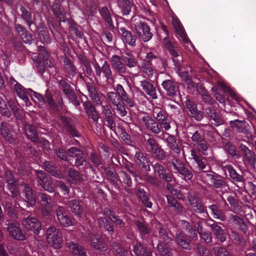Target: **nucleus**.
Returning <instances> with one entry per match:
<instances>
[{
    "label": "nucleus",
    "mask_w": 256,
    "mask_h": 256,
    "mask_svg": "<svg viewBox=\"0 0 256 256\" xmlns=\"http://www.w3.org/2000/svg\"><path fill=\"white\" fill-rule=\"evenodd\" d=\"M46 237L48 243L54 248L62 247L63 239L60 229L54 226L48 227L46 230Z\"/></svg>",
    "instance_id": "1"
},
{
    "label": "nucleus",
    "mask_w": 256,
    "mask_h": 256,
    "mask_svg": "<svg viewBox=\"0 0 256 256\" xmlns=\"http://www.w3.org/2000/svg\"><path fill=\"white\" fill-rule=\"evenodd\" d=\"M239 148L242 154V160L246 166L256 168V154L254 152L249 149L246 145L240 144Z\"/></svg>",
    "instance_id": "2"
},
{
    "label": "nucleus",
    "mask_w": 256,
    "mask_h": 256,
    "mask_svg": "<svg viewBox=\"0 0 256 256\" xmlns=\"http://www.w3.org/2000/svg\"><path fill=\"white\" fill-rule=\"evenodd\" d=\"M146 149L148 152L154 154L156 157L160 160H164L166 158V152L152 138H150L146 140Z\"/></svg>",
    "instance_id": "3"
},
{
    "label": "nucleus",
    "mask_w": 256,
    "mask_h": 256,
    "mask_svg": "<svg viewBox=\"0 0 256 256\" xmlns=\"http://www.w3.org/2000/svg\"><path fill=\"white\" fill-rule=\"evenodd\" d=\"M37 177V182L45 190L50 192L54 190V184L50 178H48L46 174L42 170H36Z\"/></svg>",
    "instance_id": "4"
},
{
    "label": "nucleus",
    "mask_w": 256,
    "mask_h": 256,
    "mask_svg": "<svg viewBox=\"0 0 256 256\" xmlns=\"http://www.w3.org/2000/svg\"><path fill=\"white\" fill-rule=\"evenodd\" d=\"M135 30L144 42H148L152 37L150 27L142 21H138L134 24Z\"/></svg>",
    "instance_id": "5"
},
{
    "label": "nucleus",
    "mask_w": 256,
    "mask_h": 256,
    "mask_svg": "<svg viewBox=\"0 0 256 256\" xmlns=\"http://www.w3.org/2000/svg\"><path fill=\"white\" fill-rule=\"evenodd\" d=\"M94 68L96 75L99 78H100L102 72L107 82L114 80L112 71L107 61L104 62L102 67L97 62H96L94 64Z\"/></svg>",
    "instance_id": "6"
},
{
    "label": "nucleus",
    "mask_w": 256,
    "mask_h": 256,
    "mask_svg": "<svg viewBox=\"0 0 256 256\" xmlns=\"http://www.w3.org/2000/svg\"><path fill=\"white\" fill-rule=\"evenodd\" d=\"M154 117L156 119L162 130L166 131L170 128V120L168 118L166 112L162 110L154 111Z\"/></svg>",
    "instance_id": "7"
},
{
    "label": "nucleus",
    "mask_w": 256,
    "mask_h": 256,
    "mask_svg": "<svg viewBox=\"0 0 256 256\" xmlns=\"http://www.w3.org/2000/svg\"><path fill=\"white\" fill-rule=\"evenodd\" d=\"M22 224L28 230L38 234L41 230L40 222L36 218L28 216L22 220Z\"/></svg>",
    "instance_id": "8"
},
{
    "label": "nucleus",
    "mask_w": 256,
    "mask_h": 256,
    "mask_svg": "<svg viewBox=\"0 0 256 256\" xmlns=\"http://www.w3.org/2000/svg\"><path fill=\"white\" fill-rule=\"evenodd\" d=\"M206 224L210 226L216 239L218 240L220 242H223L226 241V234L220 226L212 219L208 220L206 221Z\"/></svg>",
    "instance_id": "9"
},
{
    "label": "nucleus",
    "mask_w": 256,
    "mask_h": 256,
    "mask_svg": "<svg viewBox=\"0 0 256 256\" xmlns=\"http://www.w3.org/2000/svg\"><path fill=\"white\" fill-rule=\"evenodd\" d=\"M7 229L9 234L13 238L17 240H24L26 236L18 224L15 222H9L7 224Z\"/></svg>",
    "instance_id": "10"
},
{
    "label": "nucleus",
    "mask_w": 256,
    "mask_h": 256,
    "mask_svg": "<svg viewBox=\"0 0 256 256\" xmlns=\"http://www.w3.org/2000/svg\"><path fill=\"white\" fill-rule=\"evenodd\" d=\"M5 179L8 183V188L12 194V196L16 197L19 194L18 185L11 172H6Z\"/></svg>",
    "instance_id": "11"
},
{
    "label": "nucleus",
    "mask_w": 256,
    "mask_h": 256,
    "mask_svg": "<svg viewBox=\"0 0 256 256\" xmlns=\"http://www.w3.org/2000/svg\"><path fill=\"white\" fill-rule=\"evenodd\" d=\"M110 62L112 68L118 73L124 74L126 72L127 68L123 62V57L121 58L118 55L114 54L112 56Z\"/></svg>",
    "instance_id": "12"
},
{
    "label": "nucleus",
    "mask_w": 256,
    "mask_h": 256,
    "mask_svg": "<svg viewBox=\"0 0 256 256\" xmlns=\"http://www.w3.org/2000/svg\"><path fill=\"white\" fill-rule=\"evenodd\" d=\"M38 196L41 202L42 213L44 216H48L52 211L51 199L44 194H40Z\"/></svg>",
    "instance_id": "13"
},
{
    "label": "nucleus",
    "mask_w": 256,
    "mask_h": 256,
    "mask_svg": "<svg viewBox=\"0 0 256 256\" xmlns=\"http://www.w3.org/2000/svg\"><path fill=\"white\" fill-rule=\"evenodd\" d=\"M57 218L60 224L64 226H70L74 225L70 218L65 214V210L62 206H58L56 210Z\"/></svg>",
    "instance_id": "14"
},
{
    "label": "nucleus",
    "mask_w": 256,
    "mask_h": 256,
    "mask_svg": "<svg viewBox=\"0 0 256 256\" xmlns=\"http://www.w3.org/2000/svg\"><path fill=\"white\" fill-rule=\"evenodd\" d=\"M20 188L25 194V200L27 202L28 206H32L36 204V195L30 186L25 183L20 184Z\"/></svg>",
    "instance_id": "15"
},
{
    "label": "nucleus",
    "mask_w": 256,
    "mask_h": 256,
    "mask_svg": "<svg viewBox=\"0 0 256 256\" xmlns=\"http://www.w3.org/2000/svg\"><path fill=\"white\" fill-rule=\"evenodd\" d=\"M172 24L176 32L182 40L186 43L188 42L190 40L188 38L184 28L178 18L175 16H172Z\"/></svg>",
    "instance_id": "16"
},
{
    "label": "nucleus",
    "mask_w": 256,
    "mask_h": 256,
    "mask_svg": "<svg viewBox=\"0 0 256 256\" xmlns=\"http://www.w3.org/2000/svg\"><path fill=\"white\" fill-rule=\"evenodd\" d=\"M142 122H144L148 129L152 132L158 134L160 132V128L158 124L148 116H144L142 118Z\"/></svg>",
    "instance_id": "17"
},
{
    "label": "nucleus",
    "mask_w": 256,
    "mask_h": 256,
    "mask_svg": "<svg viewBox=\"0 0 256 256\" xmlns=\"http://www.w3.org/2000/svg\"><path fill=\"white\" fill-rule=\"evenodd\" d=\"M140 72L142 76L150 81L154 80L157 78L156 71L148 65L143 64L140 68Z\"/></svg>",
    "instance_id": "18"
},
{
    "label": "nucleus",
    "mask_w": 256,
    "mask_h": 256,
    "mask_svg": "<svg viewBox=\"0 0 256 256\" xmlns=\"http://www.w3.org/2000/svg\"><path fill=\"white\" fill-rule=\"evenodd\" d=\"M206 178L210 181V184L216 188H222L225 191L228 189V186L226 182L218 176H215L212 174H208L206 175Z\"/></svg>",
    "instance_id": "19"
},
{
    "label": "nucleus",
    "mask_w": 256,
    "mask_h": 256,
    "mask_svg": "<svg viewBox=\"0 0 256 256\" xmlns=\"http://www.w3.org/2000/svg\"><path fill=\"white\" fill-rule=\"evenodd\" d=\"M140 86L144 92L152 99L158 98L156 90L154 86L146 80L140 81Z\"/></svg>",
    "instance_id": "20"
},
{
    "label": "nucleus",
    "mask_w": 256,
    "mask_h": 256,
    "mask_svg": "<svg viewBox=\"0 0 256 256\" xmlns=\"http://www.w3.org/2000/svg\"><path fill=\"white\" fill-rule=\"evenodd\" d=\"M160 138L162 140H164L167 143L168 146L172 150L177 154L180 153V150L176 142V139L169 134L167 132L163 133L160 135Z\"/></svg>",
    "instance_id": "21"
},
{
    "label": "nucleus",
    "mask_w": 256,
    "mask_h": 256,
    "mask_svg": "<svg viewBox=\"0 0 256 256\" xmlns=\"http://www.w3.org/2000/svg\"><path fill=\"white\" fill-rule=\"evenodd\" d=\"M89 236L92 247L102 251L106 250L102 238L99 234L91 232L89 234Z\"/></svg>",
    "instance_id": "22"
},
{
    "label": "nucleus",
    "mask_w": 256,
    "mask_h": 256,
    "mask_svg": "<svg viewBox=\"0 0 256 256\" xmlns=\"http://www.w3.org/2000/svg\"><path fill=\"white\" fill-rule=\"evenodd\" d=\"M162 86L168 96L174 97L176 95L177 88L172 79L164 80Z\"/></svg>",
    "instance_id": "23"
},
{
    "label": "nucleus",
    "mask_w": 256,
    "mask_h": 256,
    "mask_svg": "<svg viewBox=\"0 0 256 256\" xmlns=\"http://www.w3.org/2000/svg\"><path fill=\"white\" fill-rule=\"evenodd\" d=\"M133 251L136 256H153L152 250L144 247L139 242L134 244Z\"/></svg>",
    "instance_id": "24"
},
{
    "label": "nucleus",
    "mask_w": 256,
    "mask_h": 256,
    "mask_svg": "<svg viewBox=\"0 0 256 256\" xmlns=\"http://www.w3.org/2000/svg\"><path fill=\"white\" fill-rule=\"evenodd\" d=\"M186 108L190 112L192 116L194 117L196 120H200L202 118V114L197 109L196 106L194 102L190 100H186L185 102Z\"/></svg>",
    "instance_id": "25"
},
{
    "label": "nucleus",
    "mask_w": 256,
    "mask_h": 256,
    "mask_svg": "<svg viewBox=\"0 0 256 256\" xmlns=\"http://www.w3.org/2000/svg\"><path fill=\"white\" fill-rule=\"evenodd\" d=\"M116 90L117 94L120 98V101L123 100L124 101L130 106L132 107L134 105V102L130 98H129L128 94L124 90L123 86L118 84L116 86Z\"/></svg>",
    "instance_id": "26"
},
{
    "label": "nucleus",
    "mask_w": 256,
    "mask_h": 256,
    "mask_svg": "<svg viewBox=\"0 0 256 256\" xmlns=\"http://www.w3.org/2000/svg\"><path fill=\"white\" fill-rule=\"evenodd\" d=\"M153 168L156 175L158 176L167 182L172 180V177L170 174H166L164 167L160 164L156 163L153 166Z\"/></svg>",
    "instance_id": "27"
},
{
    "label": "nucleus",
    "mask_w": 256,
    "mask_h": 256,
    "mask_svg": "<svg viewBox=\"0 0 256 256\" xmlns=\"http://www.w3.org/2000/svg\"><path fill=\"white\" fill-rule=\"evenodd\" d=\"M68 245L70 252L74 256H86V250L78 244L74 242H70L68 244Z\"/></svg>",
    "instance_id": "28"
},
{
    "label": "nucleus",
    "mask_w": 256,
    "mask_h": 256,
    "mask_svg": "<svg viewBox=\"0 0 256 256\" xmlns=\"http://www.w3.org/2000/svg\"><path fill=\"white\" fill-rule=\"evenodd\" d=\"M84 106L89 118H92L94 122L98 121L99 116L96 108L92 106L90 102L89 101L85 102Z\"/></svg>",
    "instance_id": "29"
},
{
    "label": "nucleus",
    "mask_w": 256,
    "mask_h": 256,
    "mask_svg": "<svg viewBox=\"0 0 256 256\" xmlns=\"http://www.w3.org/2000/svg\"><path fill=\"white\" fill-rule=\"evenodd\" d=\"M166 48L168 50L173 58V62H174L176 67H178L179 64L176 58L178 56V49L176 47L174 46L166 38L164 39Z\"/></svg>",
    "instance_id": "30"
},
{
    "label": "nucleus",
    "mask_w": 256,
    "mask_h": 256,
    "mask_svg": "<svg viewBox=\"0 0 256 256\" xmlns=\"http://www.w3.org/2000/svg\"><path fill=\"white\" fill-rule=\"evenodd\" d=\"M25 132L28 137L34 142H40L36 130L34 126L26 124L25 126Z\"/></svg>",
    "instance_id": "31"
},
{
    "label": "nucleus",
    "mask_w": 256,
    "mask_h": 256,
    "mask_svg": "<svg viewBox=\"0 0 256 256\" xmlns=\"http://www.w3.org/2000/svg\"><path fill=\"white\" fill-rule=\"evenodd\" d=\"M120 32L122 33L123 40L132 46L136 44V37L124 28H120Z\"/></svg>",
    "instance_id": "32"
},
{
    "label": "nucleus",
    "mask_w": 256,
    "mask_h": 256,
    "mask_svg": "<svg viewBox=\"0 0 256 256\" xmlns=\"http://www.w3.org/2000/svg\"><path fill=\"white\" fill-rule=\"evenodd\" d=\"M14 88L20 98L22 99L26 103L29 101L28 96V91L30 90L29 89L26 90L23 86L18 82L14 84Z\"/></svg>",
    "instance_id": "33"
},
{
    "label": "nucleus",
    "mask_w": 256,
    "mask_h": 256,
    "mask_svg": "<svg viewBox=\"0 0 256 256\" xmlns=\"http://www.w3.org/2000/svg\"><path fill=\"white\" fill-rule=\"evenodd\" d=\"M135 162L138 165L142 166L146 170H150V166L148 164V162L146 156L144 155L143 153L140 151H137L136 152L134 157Z\"/></svg>",
    "instance_id": "34"
},
{
    "label": "nucleus",
    "mask_w": 256,
    "mask_h": 256,
    "mask_svg": "<svg viewBox=\"0 0 256 256\" xmlns=\"http://www.w3.org/2000/svg\"><path fill=\"white\" fill-rule=\"evenodd\" d=\"M68 180L69 182L77 184L83 180L82 176L78 171L70 169L68 171Z\"/></svg>",
    "instance_id": "35"
},
{
    "label": "nucleus",
    "mask_w": 256,
    "mask_h": 256,
    "mask_svg": "<svg viewBox=\"0 0 256 256\" xmlns=\"http://www.w3.org/2000/svg\"><path fill=\"white\" fill-rule=\"evenodd\" d=\"M0 132L4 138L10 143L14 142V140L12 138L10 131L6 123L2 122L0 125Z\"/></svg>",
    "instance_id": "36"
},
{
    "label": "nucleus",
    "mask_w": 256,
    "mask_h": 256,
    "mask_svg": "<svg viewBox=\"0 0 256 256\" xmlns=\"http://www.w3.org/2000/svg\"><path fill=\"white\" fill-rule=\"evenodd\" d=\"M229 220L232 224L236 228L245 231L247 226L244 220L236 215H232Z\"/></svg>",
    "instance_id": "37"
},
{
    "label": "nucleus",
    "mask_w": 256,
    "mask_h": 256,
    "mask_svg": "<svg viewBox=\"0 0 256 256\" xmlns=\"http://www.w3.org/2000/svg\"><path fill=\"white\" fill-rule=\"evenodd\" d=\"M123 60L126 67L130 68L136 66L138 64L136 58L128 52H125V56H123Z\"/></svg>",
    "instance_id": "38"
},
{
    "label": "nucleus",
    "mask_w": 256,
    "mask_h": 256,
    "mask_svg": "<svg viewBox=\"0 0 256 256\" xmlns=\"http://www.w3.org/2000/svg\"><path fill=\"white\" fill-rule=\"evenodd\" d=\"M68 205L72 213L76 216L80 217L82 210L78 200H72L68 202Z\"/></svg>",
    "instance_id": "39"
},
{
    "label": "nucleus",
    "mask_w": 256,
    "mask_h": 256,
    "mask_svg": "<svg viewBox=\"0 0 256 256\" xmlns=\"http://www.w3.org/2000/svg\"><path fill=\"white\" fill-rule=\"evenodd\" d=\"M177 243L182 248L187 249L189 246L190 240L183 232L177 234L176 237Z\"/></svg>",
    "instance_id": "40"
},
{
    "label": "nucleus",
    "mask_w": 256,
    "mask_h": 256,
    "mask_svg": "<svg viewBox=\"0 0 256 256\" xmlns=\"http://www.w3.org/2000/svg\"><path fill=\"white\" fill-rule=\"evenodd\" d=\"M208 208L210 210L214 218L218 219L221 221H224L226 220V217L222 210L218 209L216 205H210Z\"/></svg>",
    "instance_id": "41"
},
{
    "label": "nucleus",
    "mask_w": 256,
    "mask_h": 256,
    "mask_svg": "<svg viewBox=\"0 0 256 256\" xmlns=\"http://www.w3.org/2000/svg\"><path fill=\"white\" fill-rule=\"evenodd\" d=\"M225 168L229 173V176L233 180L237 182H242L244 180L242 176L238 174L234 169V168L230 165H226Z\"/></svg>",
    "instance_id": "42"
},
{
    "label": "nucleus",
    "mask_w": 256,
    "mask_h": 256,
    "mask_svg": "<svg viewBox=\"0 0 256 256\" xmlns=\"http://www.w3.org/2000/svg\"><path fill=\"white\" fill-rule=\"evenodd\" d=\"M104 214L106 216H108L112 221L116 225L119 226L120 228L124 226V222L122 220L120 219L116 216L113 212L111 211L108 208H106L104 210Z\"/></svg>",
    "instance_id": "43"
},
{
    "label": "nucleus",
    "mask_w": 256,
    "mask_h": 256,
    "mask_svg": "<svg viewBox=\"0 0 256 256\" xmlns=\"http://www.w3.org/2000/svg\"><path fill=\"white\" fill-rule=\"evenodd\" d=\"M224 149L229 154L236 158H239L241 156L236 148L230 142L226 144Z\"/></svg>",
    "instance_id": "44"
},
{
    "label": "nucleus",
    "mask_w": 256,
    "mask_h": 256,
    "mask_svg": "<svg viewBox=\"0 0 256 256\" xmlns=\"http://www.w3.org/2000/svg\"><path fill=\"white\" fill-rule=\"evenodd\" d=\"M137 196L146 207L148 208H152V203L151 202L149 201V198L143 189L140 188H138Z\"/></svg>",
    "instance_id": "45"
},
{
    "label": "nucleus",
    "mask_w": 256,
    "mask_h": 256,
    "mask_svg": "<svg viewBox=\"0 0 256 256\" xmlns=\"http://www.w3.org/2000/svg\"><path fill=\"white\" fill-rule=\"evenodd\" d=\"M190 156L192 158L194 159L197 164L200 170H202L206 168L207 166L206 162L203 160L201 157L197 156L194 150H190Z\"/></svg>",
    "instance_id": "46"
},
{
    "label": "nucleus",
    "mask_w": 256,
    "mask_h": 256,
    "mask_svg": "<svg viewBox=\"0 0 256 256\" xmlns=\"http://www.w3.org/2000/svg\"><path fill=\"white\" fill-rule=\"evenodd\" d=\"M98 224L100 227L104 228L110 234L114 233V229L112 225L106 218H100L98 219Z\"/></svg>",
    "instance_id": "47"
},
{
    "label": "nucleus",
    "mask_w": 256,
    "mask_h": 256,
    "mask_svg": "<svg viewBox=\"0 0 256 256\" xmlns=\"http://www.w3.org/2000/svg\"><path fill=\"white\" fill-rule=\"evenodd\" d=\"M118 7L124 15L128 14L130 12V4L128 0H116Z\"/></svg>",
    "instance_id": "48"
},
{
    "label": "nucleus",
    "mask_w": 256,
    "mask_h": 256,
    "mask_svg": "<svg viewBox=\"0 0 256 256\" xmlns=\"http://www.w3.org/2000/svg\"><path fill=\"white\" fill-rule=\"evenodd\" d=\"M230 124L232 128L240 132H245L246 127L248 126L245 121H240L239 120H235L234 121H230Z\"/></svg>",
    "instance_id": "49"
},
{
    "label": "nucleus",
    "mask_w": 256,
    "mask_h": 256,
    "mask_svg": "<svg viewBox=\"0 0 256 256\" xmlns=\"http://www.w3.org/2000/svg\"><path fill=\"white\" fill-rule=\"evenodd\" d=\"M86 88L90 96L93 100L98 104L100 100L97 92L96 91V88L93 84L91 82H88L86 84Z\"/></svg>",
    "instance_id": "50"
},
{
    "label": "nucleus",
    "mask_w": 256,
    "mask_h": 256,
    "mask_svg": "<svg viewBox=\"0 0 256 256\" xmlns=\"http://www.w3.org/2000/svg\"><path fill=\"white\" fill-rule=\"evenodd\" d=\"M192 208L196 212L202 213L205 211V208L203 204L196 199L194 198L192 201L190 199Z\"/></svg>",
    "instance_id": "51"
},
{
    "label": "nucleus",
    "mask_w": 256,
    "mask_h": 256,
    "mask_svg": "<svg viewBox=\"0 0 256 256\" xmlns=\"http://www.w3.org/2000/svg\"><path fill=\"white\" fill-rule=\"evenodd\" d=\"M112 248L116 254V256H128L130 253L128 250H126L118 243L114 244Z\"/></svg>",
    "instance_id": "52"
},
{
    "label": "nucleus",
    "mask_w": 256,
    "mask_h": 256,
    "mask_svg": "<svg viewBox=\"0 0 256 256\" xmlns=\"http://www.w3.org/2000/svg\"><path fill=\"white\" fill-rule=\"evenodd\" d=\"M16 29L19 36L21 37L24 42L26 43L31 40L32 38L30 36H28L27 34L22 25L17 24L16 26Z\"/></svg>",
    "instance_id": "53"
},
{
    "label": "nucleus",
    "mask_w": 256,
    "mask_h": 256,
    "mask_svg": "<svg viewBox=\"0 0 256 256\" xmlns=\"http://www.w3.org/2000/svg\"><path fill=\"white\" fill-rule=\"evenodd\" d=\"M157 249L162 256H173L170 248L166 247L164 244L158 243Z\"/></svg>",
    "instance_id": "54"
},
{
    "label": "nucleus",
    "mask_w": 256,
    "mask_h": 256,
    "mask_svg": "<svg viewBox=\"0 0 256 256\" xmlns=\"http://www.w3.org/2000/svg\"><path fill=\"white\" fill-rule=\"evenodd\" d=\"M100 12L102 18L110 26H112V22L111 18V14L108 8L106 7L102 8L100 10Z\"/></svg>",
    "instance_id": "55"
},
{
    "label": "nucleus",
    "mask_w": 256,
    "mask_h": 256,
    "mask_svg": "<svg viewBox=\"0 0 256 256\" xmlns=\"http://www.w3.org/2000/svg\"><path fill=\"white\" fill-rule=\"evenodd\" d=\"M4 206L8 214L12 216H15L14 212L16 211V206H13L10 199L8 198L6 199L5 202L4 203Z\"/></svg>",
    "instance_id": "56"
},
{
    "label": "nucleus",
    "mask_w": 256,
    "mask_h": 256,
    "mask_svg": "<svg viewBox=\"0 0 256 256\" xmlns=\"http://www.w3.org/2000/svg\"><path fill=\"white\" fill-rule=\"evenodd\" d=\"M166 198L168 204L170 206L174 207L176 210L177 212H181L182 207L178 203L177 200L174 198L173 196L170 195H167Z\"/></svg>",
    "instance_id": "57"
},
{
    "label": "nucleus",
    "mask_w": 256,
    "mask_h": 256,
    "mask_svg": "<svg viewBox=\"0 0 256 256\" xmlns=\"http://www.w3.org/2000/svg\"><path fill=\"white\" fill-rule=\"evenodd\" d=\"M159 234L160 238L159 243H162L166 245V243L170 242L172 239L168 236L166 230L164 228L161 227L160 228Z\"/></svg>",
    "instance_id": "58"
},
{
    "label": "nucleus",
    "mask_w": 256,
    "mask_h": 256,
    "mask_svg": "<svg viewBox=\"0 0 256 256\" xmlns=\"http://www.w3.org/2000/svg\"><path fill=\"white\" fill-rule=\"evenodd\" d=\"M178 174L182 176L186 181L188 180H190L193 176L192 172L188 168L185 167L184 165Z\"/></svg>",
    "instance_id": "59"
},
{
    "label": "nucleus",
    "mask_w": 256,
    "mask_h": 256,
    "mask_svg": "<svg viewBox=\"0 0 256 256\" xmlns=\"http://www.w3.org/2000/svg\"><path fill=\"white\" fill-rule=\"evenodd\" d=\"M184 164L178 160H175L170 164V168L174 173L178 172L183 168Z\"/></svg>",
    "instance_id": "60"
},
{
    "label": "nucleus",
    "mask_w": 256,
    "mask_h": 256,
    "mask_svg": "<svg viewBox=\"0 0 256 256\" xmlns=\"http://www.w3.org/2000/svg\"><path fill=\"white\" fill-rule=\"evenodd\" d=\"M182 226L183 228L190 234V236L192 238H196L197 236L195 230H193L192 224L186 221H182Z\"/></svg>",
    "instance_id": "61"
},
{
    "label": "nucleus",
    "mask_w": 256,
    "mask_h": 256,
    "mask_svg": "<svg viewBox=\"0 0 256 256\" xmlns=\"http://www.w3.org/2000/svg\"><path fill=\"white\" fill-rule=\"evenodd\" d=\"M39 38L42 43L49 44L51 40L48 32L46 30H40L38 34Z\"/></svg>",
    "instance_id": "62"
},
{
    "label": "nucleus",
    "mask_w": 256,
    "mask_h": 256,
    "mask_svg": "<svg viewBox=\"0 0 256 256\" xmlns=\"http://www.w3.org/2000/svg\"><path fill=\"white\" fill-rule=\"evenodd\" d=\"M76 155L75 165L76 166H80L83 165L84 162H85L86 158L84 156V153L82 151H78Z\"/></svg>",
    "instance_id": "63"
},
{
    "label": "nucleus",
    "mask_w": 256,
    "mask_h": 256,
    "mask_svg": "<svg viewBox=\"0 0 256 256\" xmlns=\"http://www.w3.org/2000/svg\"><path fill=\"white\" fill-rule=\"evenodd\" d=\"M108 98L110 102L114 106L120 103V98L118 94L114 92H109L108 94Z\"/></svg>",
    "instance_id": "64"
}]
</instances>
